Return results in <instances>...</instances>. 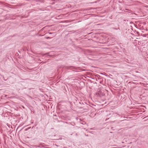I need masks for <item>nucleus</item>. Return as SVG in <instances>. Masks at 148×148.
Here are the masks:
<instances>
[{
  "label": "nucleus",
  "instance_id": "1",
  "mask_svg": "<svg viewBox=\"0 0 148 148\" xmlns=\"http://www.w3.org/2000/svg\"><path fill=\"white\" fill-rule=\"evenodd\" d=\"M96 95L98 96H99L101 97V95H99V93H96Z\"/></svg>",
  "mask_w": 148,
  "mask_h": 148
},
{
  "label": "nucleus",
  "instance_id": "2",
  "mask_svg": "<svg viewBox=\"0 0 148 148\" xmlns=\"http://www.w3.org/2000/svg\"><path fill=\"white\" fill-rule=\"evenodd\" d=\"M45 38L47 39H50L51 38L49 37H46Z\"/></svg>",
  "mask_w": 148,
  "mask_h": 148
},
{
  "label": "nucleus",
  "instance_id": "3",
  "mask_svg": "<svg viewBox=\"0 0 148 148\" xmlns=\"http://www.w3.org/2000/svg\"><path fill=\"white\" fill-rule=\"evenodd\" d=\"M48 33V34H53V33H51V32Z\"/></svg>",
  "mask_w": 148,
  "mask_h": 148
},
{
  "label": "nucleus",
  "instance_id": "4",
  "mask_svg": "<svg viewBox=\"0 0 148 148\" xmlns=\"http://www.w3.org/2000/svg\"><path fill=\"white\" fill-rule=\"evenodd\" d=\"M109 119V118H108V119H106V121L108 119Z\"/></svg>",
  "mask_w": 148,
  "mask_h": 148
}]
</instances>
